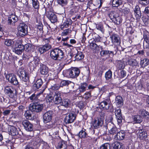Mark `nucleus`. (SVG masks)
I'll list each match as a JSON object with an SVG mask.
<instances>
[{
  "instance_id": "774afa93",
  "label": "nucleus",
  "mask_w": 149,
  "mask_h": 149,
  "mask_svg": "<svg viewBox=\"0 0 149 149\" xmlns=\"http://www.w3.org/2000/svg\"><path fill=\"white\" fill-rule=\"evenodd\" d=\"M45 127L48 128H50L52 127L55 128V127L54 124L53 123H50L46 124L45 125Z\"/></svg>"
},
{
  "instance_id": "aec40b11",
  "label": "nucleus",
  "mask_w": 149,
  "mask_h": 149,
  "mask_svg": "<svg viewBox=\"0 0 149 149\" xmlns=\"http://www.w3.org/2000/svg\"><path fill=\"white\" fill-rule=\"evenodd\" d=\"M53 113V112L50 111L45 113L43 116L44 122L47 123L50 122L52 119Z\"/></svg>"
},
{
  "instance_id": "680f3d73",
  "label": "nucleus",
  "mask_w": 149,
  "mask_h": 149,
  "mask_svg": "<svg viewBox=\"0 0 149 149\" xmlns=\"http://www.w3.org/2000/svg\"><path fill=\"white\" fill-rule=\"evenodd\" d=\"M139 3L145 6L149 4V0H139Z\"/></svg>"
},
{
  "instance_id": "b1692460",
  "label": "nucleus",
  "mask_w": 149,
  "mask_h": 149,
  "mask_svg": "<svg viewBox=\"0 0 149 149\" xmlns=\"http://www.w3.org/2000/svg\"><path fill=\"white\" fill-rule=\"evenodd\" d=\"M43 84V81L41 79H38L33 84L32 88L35 91L37 90Z\"/></svg>"
},
{
  "instance_id": "2f4dec72",
  "label": "nucleus",
  "mask_w": 149,
  "mask_h": 149,
  "mask_svg": "<svg viewBox=\"0 0 149 149\" xmlns=\"http://www.w3.org/2000/svg\"><path fill=\"white\" fill-rule=\"evenodd\" d=\"M51 47L50 45L49 44H45L42 47L39 48V52L40 54H42L47 51H48Z\"/></svg>"
},
{
  "instance_id": "cd10ccee",
  "label": "nucleus",
  "mask_w": 149,
  "mask_h": 149,
  "mask_svg": "<svg viewBox=\"0 0 149 149\" xmlns=\"http://www.w3.org/2000/svg\"><path fill=\"white\" fill-rule=\"evenodd\" d=\"M67 142L61 139L58 143L56 149H67Z\"/></svg>"
},
{
  "instance_id": "4be33fe9",
  "label": "nucleus",
  "mask_w": 149,
  "mask_h": 149,
  "mask_svg": "<svg viewBox=\"0 0 149 149\" xmlns=\"http://www.w3.org/2000/svg\"><path fill=\"white\" fill-rule=\"evenodd\" d=\"M111 125H112V127L109 131V133L112 135H114L115 134H117L119 130V129L117 128L115 126L114 124L112 123H108L107 124V127H109V128H110V126Z\"/></svg>"
},
{
  "instance_id": "c9c22d12",
  "label": "nucleus",
  "mask_w": 149,
  "mask_h": 149,
  "mask_svg": "<svg viewBox=\"0 0 149 149\" xmlns=\"http://www.w3.org/2000/svg\"><path fill=\"white\" fill-rule=\"evenodd\" d=\"M128 64L133 67L136 66L139 67V63L136 59H129L127 61Z\"/></svg>"
},
{
  "instance_id": "58836bf2",
  "label": "nucleus",
  "mask_w": 149,
  "mask_h": 149,
  "mask_svg": "<svg viewBox=\"0 0 149 149\" xmlns=\"http://www.w3.org/2000/svg\"><path fill=\"white\" fill-rule=\"evenodd\" d=\"M48 72V68L45 65H43L40 68V73L43 75L47 74Z\"/></svg>"
},
{
  "instance_id": "7ed1b4c3",
  "label": "nucleus",
  "mask_w": 149,
  "mask_h": 149,
  "mask_svg": "<svg viewBox=\"0 0 149 149\" xmlns=\"http://www.w3.org/2000/svg\"><path fill=\"white\" fill-rule=\"evenodd\" d=\"M17 74L23 81L26 82L29 81V71L23 67H21L19 68Z\"/></svg>"
},
{
  "instance_id": "39448f33",
  "label": "nucleus",
  "mask_w": 149,
  "mask_h": 149,
  "mask_svg": "<svg viewBox=\"0 0 149 149\" xmlns=\"http://www.w3.org/2000/svg\"><path fill=\"white\" fill-rule=\"evenodd\" d=\"M43 108V105L42 100L36 101L32 103V104L30 107V109L33 112L38 113L42 111Z\"/></svg>"
},
{
  "instance_id": "4d7b16f0",
  "label": "nucleus",
  "mask_w": 149,
  "mask_h": 149,
  "mask_svg": "<svg viewBox=\"0 0 149 149\" xmlns=\"http://www.w3.org/2000/svg\"><path fill=\"white\" fill-rule=\"evenodd\" d=\"M42 149H51L50 147L49 144L43 140L42 143Z\"/></svg>"
},
{
  "instance_id": "49530a36",
  "label": "nucleus",
  "mask_w": 149,
  "mask_h": 149,
  "mask_svg": "<svg viewBox=\"0 0 149 149\" xmlns=\"http://www.w3.org/2000/svg\"><path fill=\"white\" fill-rule=\"evenodd\" d=\"M112 72L111 70H109L105 73V77L106 80H109L112 77Z\"/></svg>"
},
{
  "instance_id": "e433bc0d",
  "label": "nucleus",
  "mask_w": 149,
  "mask_h": 149,
  "mask_svg": "<svg viewBox=\"0 0 149 149\" xmlns=\"http://www.w3.org/2000/svg\"><path fill=\"white\" fill-rule=\"evenodd\" d=\"M33 112V111L29 109V110H27L25 111L24 116L27 119L31 120L32 118V114Z\"/></svg>"
},
{
  "instance_id": "6e6d98bb",
  "label": "nucleus",
  "mask_w": 149,
  "mask_h": 149,
  "mask_svg": "<svg viewBox=\"0 0 149 149\" xmlns=\"http://www.w3.org/2000/svg\"><path fill=\"white\" fill-rule=\"evenodd\" d=\"M91 96V92H87L85 93L83 97L85 100H88L90 99V98Z\"/></svg>"
},
{
  "instance_id": "7c9ffc66",
  "label": "nucleus",
  "mask_w": 149,
  "mask_h": 149,
  "mask_svg": "<svg viewBox=\"0 0 149 149\" xmlns=\"http://www.w3.org/2000/svg\"><path fill=\"white\" fill-rule=\"evenodd\" d=\"M51 47L50 45L49 44H45L42 47L39 48V52L40 54H42L47 51H48Z\"/></svg>"
},
{
  "instance_id": "a19ab883",
  "label": "nucleus",
  "mask_w": 149,
  "mask_h": 149,
  "mask_svg": "<svg viewBox=\"0 0 149 149\" xmlns=\"http://www.w3.org/2000/svg\"><path fill=\"white\" fill-rule=\"evenodd\" d=\"M100 54L101 56L104 55L112 56L115 55V54H114L113 52L112 51L102 50L100 52Z\"/></svg>"
},
{
  "instance_id": "20e7f679",
  "label": "nucleus",
  "mask_w": 149,
  "mask_h": 149,
  "mask_svg": "<svg viewBox=\"0 0 149 149\" xmlns=\"http://www.w3.org/2000/svg\"><path fill=\"white\" fill-rule=\"evenodd\" d=\"M5 95L12 99L15 98L17 96V91L15 88L13 86H8L4 88Z\"/></svg>"
},
{
  "instance_id": "4c0bfd02",
  "label": "nucleus",
  "mask_w": 149,
  "mask_h": 149,
  "mask_svg": "<svg viewBox=\"0 0 149 149\" xmlns=\"http://www.w3.org/2000/svg\"><path fill=\"white\" fill-rule=\"evenodd\" d=\"M88 85V84L86 82H83L81 83L79 87L80 92L81 93H83L86 91Z\"/></svg>"
},
{
  "instance_id": "e2e57ef3",
  "label": "nucleus",
  "mask_w": 149,
  "mask_h": 149,
  "mask_svg": "<svg viewBox=\"0 0 149 149\" xmlns=\"http://www.w3.org/2000/svg\"><path fill=\"white\" fill-rule=\"evenodd\" d=\"M98 47V46L94 42H92L90 44V47L92 49H97Z\"/></svg>"
},
{
  "instance_id": "13d9d810",
  "label": "nucleus",
  "mask_w": 149,
  "mask_h": 149,
  "mask_svg": "<svg viewBox=\"0 0 149 149\" xmlns=\"http://www.w3.org/2000/svg\"><path fill=\"white\" fill-rule=\"evenodd\" d=\"M33 6L36 9H38L39 8V3L37 0H32Z\"/></svg>"
},
{
  "instance_id": "a18cd8bd",
  "label": "nucleus",
  "mask_w": 149,
  "mask_h": 149,
  "mask_svg": "<svg viewBox=\"0 0 149 149\" xmlns=\"http://www.w3.org/2000/svg\"><path fill=\"white\" fill-rule=\"evenodd\" d=\"M116 67L119 70H123L124 69L125 65L124 63L121 60L118 61L116 65Z\"/></svg>"
},
{
  "instance_id": "f3484780",
  "label": "nucleus",
  "mask_w": 149,
  "mask_h": 149,
  "mask_svg": "<svg viewBox=\"0 0 149 149\" xmlns=\"http://www.w3.org/2000/svg\"><path fill=\"white\" fill-rule=\"evenodd\" d=\"M72 82L69 80H61L56 78V90H58L61 87L68 86Z\"/></svg>"
},
{
  "instance_id": "6ab92c4d",
  "label": "nucleus",
  "mask_w": 149,
  "mask_h": 149,
  "mask_svg": "<svg viewBox=\"0 0 149 149\" xmlns=\"http://www.w3.org/2000/svg\"><path fill=\"white\" fill-rule=\"evenodd\" d=\"M43 140L38 137L33 139L32 141H31V146L35 147L36 149H38L40 147L41 144H42Z\"/></svg>"
},
{
  "instance_id": "8fccbe9b",
  "label": "nucleus",
  "mask_w": 149,
  "mask_h": 149,
  "mask_svg": "<svg viewBox=\"0 0 149 149\" xmlns=\"http://www.w3.org/2000/svg\"><path fill=\"white\" fill-rule=\"evenodd\" d=\"M14 43V41L10 39H6L4 42L5 45L8 47H12Z\"/></svg>"
},
{
  "instance_id": "bf43d9fd",
  "label": "nucleus",
  "mask_w": 149,
  "mask_h": 149,
  "mask_svg": "<svg viewBox=\"0 0 149 149\" xmlns=\"http://www.w3.org/2000/svg\"><path fill=\"white\" fill-rule=\"evenodd\" d=\"M3 114L4 116H8L10 113L11 111L10 109H2Z\"/></svg>"
},
{
  "instance_id": "0e129e2a",
  "label": "nucleus",
  "mask_w": 149,
  "mask_h": 149,
  "mask_svg": "<svg viewBox=\"0 0 149 149\" xmlns=\"http://www.w3.org/2000/svg\"><path fill=\"white\" fill-rule=\"evenodd\" d=\"M56 56H62L63 55V51L59 49L56 48Z\"/></svg>"
},
{
  "instance_id": "864d4df0",
  "label": "nucleus",
  "mask_w": 149,
  "mask_h": 149,
  "mask_svg": "<svg viewBox=\"0 0 149 149\" xmlns=\"http://www.w3.org/2000/svg\"><path fill=\"white\" fill-rule=\"evenodd\" d=\"M16 48L15 49V53L18 55L21 54L22 51L24 50L23 48H20V46H19V47L18 45L17 47V46L16 45Z\"/></svg>"
},
{
  "instance_id": "72a5a7b5",
  "label": "nucleus",
  "mask_w": 149,
  "mask_h": 149,
  "mask_svg": "<svg viewBox=\"0 0 149 149\" xmlns=\"http://www.w3.org/2000/svg\"><path fill=\"white\" fill-rule=\"evenodd\" d=\"M125 135V132L124 130L119 131V132L116 134L115 138H117L120 140H122L124 139Z\"/></svg>"
},
{
  "instance_id": "c85d7f7f",
  "label": "nucleus",
  "mask_w": 149,
  "mask_h": 149,
  "mask_svg": "<svg viewBox=\"0 0 149 149\" xmlns=\"http://www.w3.org/2000/svg\"><path fill=\"white\" fill-rule=\"evenodd\" d=\"M110 38L112 42L114 44L117 43L118 44H120V39L118 35L113 34L110 36Z\"/></svg>"
},
{
  "instance_id": "603ef678",
  "label": "nucleus",
  "mask_w": 149,
  "mask_h": 149,
  "mask_svg": "<svg viewBox=\"0 0 149 149\" xmlns=\"http://www.w3.org/2000/svg\"><path fill=\"white\" fill-rule=\"evenodd\" d=\"M49 90V94L56 96V86H51Z\"/></svg>"
},
{
  "instance_id": "9b49d317",
  "label": "nucleus",
  "mask_w": 149,
  "mask_h": 149,
  "mask_svg": "<svg viewBox=\"0 0 149 149\" xmlns=\"http://www.w3.org/2000/svg\"><path fill=\"white\" fill-rule=\"evenodd\" d=\"M76 116V113L74 111L68 113L66 115L64 121L66 123H72L75 120Z\"/></svg>"
},
{
  "instance_id": "423d86ee",
  "label": "nucleus",
  "mask_w": 149,
  "mask_h": 149,
  "mask_svg": "<svg viewBox=\"0 0 149 149\" xmlns=\"http://www.w3.org/2000/svg\"><path fill=\"white\" fill-rule=\"evenodd\" d=\"M109 16L110 19L116 24L119 25L122 22V17L116 12L114 11L111 12Z\"/></svg>"
},
{
  "instance_id": "37998d69",
  "label": "nucleus",
  "mask_w": 149,
  "mask_h": 149,
  "mask_svg": "<svg viewBox=\"0 0 149 149\" xmlns=\"http://www.w3.org/2000/svg\"><path fill=\"white\" fill-rule=\"evenodd\" d=\"M149 64V60L147 58H144L141 60L140 65L141 67L142 68H144L147 66Z\"/></svg>"
},
{
  "instance_id": "4468645a",
  "label": "nucleus",
  "mask_w": 149,
  "mask_h": 149,
  "mask_svg": "<svg viewBox=\"0 0 149 149\" xmlns=\"http://www.w3.org/2000/svg\"><path fill=\"white\" fill-rule=\"evenodd\" d=\"M59 56H56V63L58 64L59 63V65H57L56 67V72L57 74H58L62 70L64 67L65 63L63 62L64 58L63 56L61 57V59H59L60 58Z\"/></svg>"
},
{
  "instance_id": "dca6fc26",
  "label": "nucleus",
  "mask_w": 149,
  "mask_h": 149,
  "mask_svg": "<svg viewBox=\"0 0 149 149\" xmlns=\"http://www.w3.org/2000/svg\"><path fill=\"white\" fill-rule=\"evenodd\" d=\"M17 17L15 13L10 15L8 17V24L12 26L15 25V23L18 20Z\"/></svg>"
},
{
  "instance_id": "a878e982",
  "label": "nucleus",
  "mask_w": 149,
  "mask_h": 149,
  "mask_svg": "<svg viewBox=\"0 0 149 149\" xmlns=\"http://www.w3.org/2000/svg\"><path fill=\"white\" fill-rule=\"evenodd\" d=\"M20 46V48H22L23 49L25 50V51L29 52H33L34 50L33 46L30 44L28 43L26 44L24 46L23 45L21 44L18 45V47H19Z\"/></svg>"
},
{
  "instance_id": "6e6552de",
  "label": "nucleus",
  "mask_w": 149,
  "mask_h": 149,
  "mask_svg": "<svg viewBox=\"0 0 149 149\" xmlns=\"http://www.w3.org/2000/svg\"><path fill=\"white\" fill-rule=\"evenodd\" d=\"M28 26L25 23H20L17 28L18 35L21 37H23L26 35L28 33Z\"/></svg>"
},
{
  "instance_id": "5fc2aeb1",
  "label": "nucleus",
  "mask_w": 149,
  "mask_h": 149,
  "mask_svg": "<svg viewBox=\"0 0 149 149\" xmlns=\"http://www.w3.org/2000/svg\"><path fill=\"white\" fill-rule=\"evenodd\" d=\"M100 149H110V145L108 143H105L102 144Z\"/></svg>"
},
{
  "instance_id": "5701e85b",
  "label": "nucleus",
  "mask_w": 149,
  "mask_h": 149,
  "mask_svg": "<svg viewBox=\"0 0 149 149\" xmlns=\"http://www.w3.org/2000/svg\"><path fill=\"white\" fill-rule=\"evenodd\" d=\"M55 95H52L50 94L47 95L46 97V100L47 102H49V104L51 105H54L56 104L55 101H56V97L55 99V100H54V97Z\"/></svg>"
},
{
  "instance_id": "393cba45",
  "label": "nucleus",
  "mask_w": 149,
  "mask_h": 149,
  "mask_svg": "<svg viewBox=\"0 0 149 149\" xmlns=\"http://www.w3.org/2000/svg\"><path fill=\"white\" fill-rule=\"evenodd\" d=\"M44 80L45 81H46V83L45 84V88L43 89L42 92L44 91L45 89L47 87V84L49 82H50L51 83V86H56V81L54 80V79H50V78L48 77H45Z\"/></svg>"
},
{
  "instance_id": "bb28decb",
  "label": "nucleus",
  "mask_w": 149,
  "mask_h": 149,
  "mask_svg": "<svg viewBox=\"0 0 149 149\" xmlns=\"http://www.w3.org/2000/svg\"><path fill=\"white\" fill-rule=\"evenodd\" d=\"M115 103L118 108L122 107L123 105V100L122 97L120 95L116 97L115 99Z\"/></svg>"
},
{
  "instance_id": "3c124183",
  "label": "nucleus",
  "mask_w": 149,
  "mask_h": 149,
  "mask_svg": "<svg viewBox=\"0 0 149 149\" xmlns=\"http://www.w3.org/2000/svg\"><path fill=\"white\" fill-rule=\"evenodd\" d=\"M112 3L113 7H117L121 4V0H112Z\"/></svg>"
},
{
  "instance_id": "338daca9",
  "label": "nucleus",
  "mask_w": 149,
  "mask_h": 149,
  "mask_svg": "<svg viewBox=\"0 0 149 149\" xmlns=\"http://www.w3.org/2000/svg\"><path fill=\"white\" fill-rule=\"evenodd\" d=\"M24 149H34V148L31 146V143H29L25 146Z\"/></svg>"
},
{
  "instance_id": "c756f323",
  "label": "nucleus",
  "mask_w": 149,
  "mask_h": 149,
  "mask_svg": "<svg viewBox=\"0 0 149 149\" xmlns=\"http://www.w3.org/2000/svg\"><path fill=\"white\" fill-rule=\"evenodd\" d=\"M70 59L72 61H80L83 62L84 63H86L88 61V60L84 59L85 56H70ZM86 57H85V58Z\"/></svg>"
},
{
  "instance_id": "9d476101",
  "label": "nucleus",
  "mask_w": 149,
  "mask_h": 149,
  "mask_svg": "<svg viewBox=\"0 0 149 149\" xmlns=\"http://www.w3.org/2000/svg\"><path fill=\"white\" fill-rule=\"evenodd\" d=\"M45 15L47 17L49 18L51 22L54 23L56 22V15L54 10L52 8L49 9L45 8Z\"/></svg>"
},
{
  "instance_id": "052dcab7",
  "label": "nucleus",
  "mask_w": 149,
  "mask_h": 149,
  "mask_svg": "<svg viewBox=\"0 0 149 149\" xmlns=\"http://www.w3.org/2000/svg\"><path fill=\"white\" fill-rule=\"evenodd\" d=\"M77 106L80 109H83L85 106V104L84 102L82 101H80L77 102Z\"/></svg>"
},
{
  "instance_id": "79ce46f5",
  "label": "nucleus",
  "mask_w": 149,
  "mask_h": 149,
  "mask_svg": "<svg viewBox=\"0 0 149 149\" xmlns=\"http://www.w3.org/2000/svg\"><path fill=\"white\" fill-rule=\"evenodd\" d=\"M141 114L143 118L145 119H149V113L145 109L141 111Z\"/></svg>"
},
{
  "instance_id": "ddd939ff",
  "label": "nucleus",
  "mask_w": 149,
  "mask_h": 149,
  "mask_svg": "<svg viewBox=\"0 0 149 149\" xmlns=\"http://www.w3.org/2000/svg\"><path fill=\"white\" fill-rule=\"evenodd\" d=\"M33 61L30 62L29 63L28 66L30 72L34 70L36 67L38 65L40 62L38 56H33Z\"/></svg>"
},
{
  "instance_id": "f257e3e1",
  "label": "nucleus",
  "mask_w": 149,
  "mask_h": 149,
  "mask_svg": "<svg viewBox=\"0 0 149 149\" xmlns=\"http://www.w3.org/2000/svg\"><path fill=\"white\" fill-rule=\"evenodd\" d=\"M80 72V70L78 68L72 67L68 70H63L62 73L64 77L74 79L77 77Z\"/></svg>"
},
{
  "instance_id": "a211bd4d",
  "label": "nucleus",
  "mask_w": 149,
  "mask_h": 149,
  "mask_svg": "<svg viewBox=\"0 0 149 149\" xmlns=\"http://www.w3.org/2000/svg\"><path fill=\"white\" fill-rule=\"evenodd\" d=\"M110 101L105 98L99 104V107L101 109L107 110L109 108Z\"/></svg>"
},
{
  "instance_id": "f8f14e48",
  "label": "nucleus",
  "mask_w": 149,
  "mask_h": 149,
  "mask_svg": "<svg viewBox=\"0 0 149 149\" xmlns=\"http://www.w3.org/2000/svg\"><path fill=\"white\" fill-rule=\"evenodd\" d=\"M137 130L138 131L137 133L138 136L139 137L140 140L143 141H146L148 140L147 132L145 129L143 127L141 128L139 127Z\"/></svg>"
},
{
  "instance_id": "09e8293b",
  "label": "nucleus",
  "mask_w": 149,
  "mask_h": 149,
  "mask_svg": "<svg viewBox=\"0 0 149 149\" xmlns=\"http://www.w3.org/2000/svg\"><path fill=\"white\" fill-rule=\"evenodd\" d=\"M139 10L138 7L136 6L134 10L136 16V18H140L141 16V13Z\"/></svg>"
},
{
  "instance_id": "c03bdc74",
  "label": "nucleus",
  "mask_w": 149,
  "mask_h": 149,
  "mask_svg": "<svg viewBox=\"0 0 149 149\" xmlns=\"http://www.w3.org/2000/svg\"><path fill=\"white\" fill-rule=\"evenodd\" d=\"M124 146L123 144L119 142H116L113 146V149H123Z\"/></svg>"
},
{
  "instance_id": "f704fd0d",
  "label": "nucleus",
  "mask_w": 149,
  "mask_h": 149,
  "mask_svg": "<svg viewBox=\"0 0 149 149\" xmlns=\"http://www.w3.org/2000/svg\"><path fill=\"white\" fill-rule=\"evenodd\" d=\"M9 132L12 136H16L19 134L17 128L14 126H11L10 127Z\"/></svg>"
},
{
  "instance_id": "1a4fd4ad",
  "label": "nucleus",
  "mask_w": 149,
  "mask_h": 149,
  "mask_svg": "<svg viewBox=\"0 0 149 149\" xmlns=\"http://www.w3.org/2000/svg\"><path fill=\"white\" fill-rule=\"evenodd\" d=\"M103 123V118L101 116H100L95 118L92 122V126L94 129H97L102 126Z\"/></svg>"
},
{
  "instance_id": "ea45409f",
  "label": "nucleus",
  "mask_w": 149,
  "mask_h": 149,
  "mask_svg": "<svg viewBox=\"0 0 149 149\" xmlns=\"http://www.w3.org/2000/svg\"><path fill=\"white\" fill-rule=\"evenodd\" d=\"M133 122L135 123H140L142 121V118L141 116L139 115H136L133 117Z\"/></svg>"
},
{
  "instance_id": "69168bd1",
  "label": "nucleus",
  "mask_w": 149,
  "mask_h": 149,
  "mask_svg": "<svg viewBox=\"0 0 149 149\" xmlns=\"http://www.w3.org/2000/svg\"><path fill=\"white\" fill-rule=\"evenodd\" d=\"M96 28L97 29L100 31L102 32H103L104 31L103 26L101 24L97 25Z\"/></svg>"
},
{
  "instance_id": "2eb2a0df",
  "label": "nucleus",
  "mask_w": 149,
  "mask_h": 149,
  "mask_svg": "<svg viewBox=\"0 0 149 149\" xmlns=\"http://www.w3.org/2000/svg\"><path fill=\"white\" fill-rule=\"evenodd\" d=\"M24 129L27 131L31 132L33 130V124L28 120H25L22 121Z\"/></svg>"
},
{
  "instance_id": "de8ad7c7",
  "label": "nucleus",
  "mask_w": 149,
  "mask_h": 149,
  "mask_svg": "<svg viewBox=\"0 0 149 149\" xmlns=\"http://www.w3.org/2000/svg\"><path fill=\"white\" fill-rule=\"evenodd\" d=\"M29 99H30L33 103L36 102V101H39L40 100L38 99L37 96L36 95V94L35 93L32 94L29 97Z\"/></svg>"
},
{
  "instance_id": "473e14b6",
  "label": "nucleus",
  "mask_w": 149,
  "mask_h": 149,
  "mask_svg": "<svg viewBox=\"0 0 149 149\" xmlns=\"http://www.w3.org/2000/svg\"><path fill=\"white\" fill-rule=\"evenodd\" d=\"M86 131V129L83 128L77 134L75 135L78 136L80 139H85L88 134Z\"/></svg>"
},
{
  "instance_id": "f03ea898",
  "label": "nucleus",
  "mask_w": 149,
  "mask_h": 149,
  "mask_svg": "<svg viewBox=\"0 0 149 149\" xmlns=\"http://www.w3.org/2000/svg\"><path fill=\"white\" fill-rule=\"evenodd\" d=\"M63 97V94L62 93L58 92L56 93V104H60L62 106L67 108L70 105V101L69 100L67 99L62 100Z\"/></svg>"
},
{
  "instance_id": "412c9836",
  "label": "nucleus",
  "mask_w": 149,
  "mask_h": 149,
  "mask_svg": "<svg viewBox=\"0 0 149 149\" xmlns=\"http://www.w3.org/2000/svg\"><path fill=\"white\" fill-rule=\"evenodd\" d=\"M121 110L120 109L116 108L114 112L116 117L118 123H121L122 122L123 117L121 113Z\"/></svg>"
},
{
  "instance_id": "0eeeda50",
  "label": "nucleus",
  "mask_w": 149,
  "mask_h": 149,
  "mask_svg": "<svg viewBox=\"0 0 149 149\" xmlns=\"http://www.w3.org/2000/svg\"><path fill=\"white\" fill-rule=\"evenodd\" d=\"M6 80L8 82L15 86L19 85L16 76L13 73L4 74Z\"/></svg>"
}]
</instances>
